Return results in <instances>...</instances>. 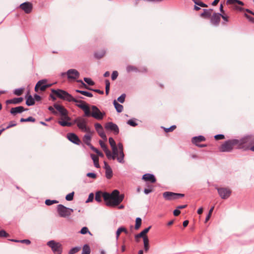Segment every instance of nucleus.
Wrapping results in <instances>:
<instances>
[{"label": "nucleus", "mask_w": 254, "mask_h": 254, "mask_svg": "<svg viewBox=\"0 0 254 254\" xmlns=\"http://www.w3.org/2000/svg\"><path fill=\"white\" fill-rule=\"evenodd\" d=\"M124 194H120L117 190H114L111 193L104 192L103 199L106 206L114 207L119 205L124 200Z\"/></svg>", "instance_id": "f257e3e1"}, {"label": "nucleus", "mask_w": 254, "mask_h": 254, "mask_svg": "<svg viewBox=\"0 0 254 254\" xmlns=\"http://www.w3.org/2000/svg\"><path fill=\"white\" fill-rule=\"evenodd\" d=\"M76 106L81 109L84 113V117H92L98 120H101L105 115V112H101L99 108L94 105L91 106L92 112H90V108L84 101L81 103V104H77Z\"/></svg>", "instance_id": "f03ea898"}, {"label": "nucleus", "mask_w": 254, "mask_h": 254, "mask_svg": "<svg viewBox=\"0 0 254 254\" xmlns=\"http://www.w3.org/2000/svg\"><path fill=\"white\" fill-rule=\"evenodd\" d=\"M242 138L228 139L219 146V150L222 152H230L234 149H242Z\"/></svg>", "instance_id": "7ed1b4c3"}, {"label": "nucleus", "mask_w": 254, "mask_h": 254, "mask_svg": "<svg viewBox=\"0 0 254 254\" xmlns=\"http://www.w3.org/2000/svg\"><path fill=\"white\" fill-rule=\"evenodd\" d=\"M54 106L55 108L58 110L60 113L61 115L63 116V119L65 121H59L58 123L62 127H71L72 123L69 122L71 118L68 116L67 110L62 105L57 104H54Z\"/></svg>", "instance_id": "20e7f679"}, {"label": "nucleus", "mask_w": 254, "mask_h": 254, "mask_svg": "<svg viewBox=\"0 0 254 254\" xmlns=\"http://www.w3.org/2000/svg\"><path fill=\"white\" fill-rule=\"evenodd\" d=\"M52 93L55 94L59 98L67 101L68 102H73L75 103H82L83 101L77 100L73 98L72 96L67 92L62 89H51Z\"/></svg>", "instance_id": "39448f33"}, {"label": "nucleus", "mask_w": 254, "mask_h": 254, "mask_svg": "<svg viewBox=\"0 0 254 254\" xmlns=\"http://www.w3.org/2000/svg\"><path fill=\"white\" fill-rule=\"evenodd\" d=\"M242 149L254 152V135H247L242 137Z\"/></svg>", "instance_id": "423d86ee"}, {"label": "nucleus", "mask_w": 254, "mask_h": 254, "mask_svg": "<svg viewBox=\"0 0 254 254\" xmlns=\"http://www.w3.org/2000/svg\"><path fill=\"white\" fill-rule=\"evenodd\" d=\"M47 245L51 249L54 254H62L63 247L60 243L56 242L54 240H51L47 242Z\"/></svg>", "instance_id": "0eeeda50"}, {"label": "nucleus", "mask_w": 254, "mask_h": 254, "mask_svg": "<svg viewBox=\"0 0 254 254\" xmlns=\"http://www.w3.org/2000/svg\"><path fill=\"white\" fill-rule=\"evenodd\" d=\"M57 212L61 217H66L69 216L73 212L72 208H68L63 204L57 205Z\"/></svg>", "instance_id": "6e6552de"}, {"label": "nucleus", "mask_w": 254, "mask_h": 254, "mask_svg": "<svg viewBox=\"0 0 254 254\" xmlns=\"http://www.w3.org/2000/svg\"><path fill=\"white\" fill-rule=\"evenodd\" d=\"M163 196L166 200H172L184 197L185 196V194L175 193L171 191H165L163 192Z\"/></svg>", "instance_id": "1a4fd4ad"}, {"label": "nucleus", "mask_w": 254, "mask_h": 254, "mask_svg": "<svg viewBox=\"0 0 254 254\" xmlns=\"http://www.w3.org/2000/svg\"><path fill=\"white\" fill-rule=\"evenodd\" d=\"M52 84H47V80L46 79L40 80L36 83L34 90L35 92H38L39 91H44L46 89L51 86Z\"/></svg>", "instance_id": "9d476101"}, {"label": "nucleus", "mask_w": 254, "mask_h": 254, "mask_svg": "<svg viewBox=\"0 0 254 254\" xmlns=\"http://www.w3.org/2000/svg\"><path fill=\"white\" fill-rule=\"evenodd\" d=\"M74 122L76 123L77 127L82 131L90 133V129L87 127L85 119L77 118L75 120Z\"/></svg>", "instance_id": "9b49d317"}, {"label": "nucleus", "mask_w": 254, "mask_h": 254, "mask_svg": "<svg viewBox=\"0 0 254 254\" xmlns=\"http://www.w3.org/2000/svg\"><path fill=\"white\" fill-rule=\"evenodd\" d=\"M218 193L222 199H226L229 198L231 193V190L227 188H216Z\"/></svg>", "instance_id": "f8f14e48"}, {"label": "nucleus", "mask_w": 254, "mask_h": 254, "mask_svg": "<svg viewBox=\"0 0 254 254\" xmlns=\"http://www.w3.org/2000/svg\"><path fill=\"white\" fill-rule=\"evenodd\" d=\"M206 140L205 137L203 135H198L194 136L191 138V142L195 146L199 147H206L207 145L204 144H200V142L205 141Z\"/></svg>", "instance_id": "ddd939ff"}, {"label": "nucleus", "mask_w": 254, "mask_h": 254, "mask_svg": "<svg viewBox=\"0 0 254 254\" xmlns=\"http://www.w3.org/2000/svg\"><path fill=\"white\" fill-rule=\"evenodd\" d=\"M65 74L67 75L68 79H76L79 76V73L77 70L74 69H70L68 70L66 73L63 72L61 73L62 76H65Z\"/></svg>", "instance_id": "4468645a"}, {"label": "nucleus", "mask_w": 254, "mask_h": 254, "mask_svg": "<svg viewBox=\"0 0 254 254\" xmlns=\"http://www.w3.org/2000/svg\"><path fill=\"white\" fill-rule=\"evenodd\" d=\"M19 8L22 9L26 14L30 13L33 9V4L30 2H24L19 6Z\"/></svg>", "instance_id": "2eb2a0df"}, {"label": "nucleus", "mask_w": 254, "mask_h": 254, "mask_svg": "<svg viewBox=\"0 0 254 254\" xmlns=\"http://www.w3.org/2000/svg\"><path fill=\"white\" fill-rule=\"evenodd\" d=\"M221 16H222V13L214 12L210 18L211 23L215 26L219 25L220 24Z\"/></svg>", "instance_id": "dca6fc26"}, {"label": "nucleus", "mask_w": 254, "mask_h": 254, "mask_svg": "<svg viewBox=\"0 0 254 254\" xmlns=\"http://www.w3.org/2000/svg\"><path fill=\"white\" fill-rule=\"evenodd\" d=\"M105 127L107 130L113 131L115 135H117L119 133V128L118 126L112 122H109L107 123Z\"/></svg>", "instance_id": "f3484780"}, {"label": "nucleus", "mask_w": 254, "mask_h": 254, "mask_svg": "<svg viewBox=\"0 0 254 254\" xmlns=\"http://www.w3.org/2000/svg\"><path fill=\"white\" fill-rule=\"evenodd\" d=\"M66 137L70 141L76 145H80L81 142L78 136L74 133H68Z\"/></svg>", "instance_id": "a211bd4d"}, {"label": "nucleus", "mask_w": 254, "mask_h": 254, "mask_svg": "<svg viewBox=\"0 0 254 254\" xmlns=\"http://www.w3.org/2000/svg\"><path fill=\"white\" fill-rule=\"evenodd\" d=\"M94 127L99 135L104 140H107V136L102 125L99 123H95Z\"/></svg>", "instance_id": "6ab92c4d"}, {"label": "nucleus", "mask_w": 254, "mask_h": 254, "mask_svg": "<svg viewBox=\"0 0 254 254\" xmlns=\"http://www.w3.org/2000/svg\"><path fill=\"white\" fill-rule=\"evenodd\" d=\"M142 179L145 182H149L151 183H154L156 182V179L154 175L146 173L143 175Z\"/></svg>", "instance_id": "aec40b11"}, {"label": "nucleus", "mask_w": 254, "mask_h": 254, "mask_svg": "<svg viewBox=\"0 0 254 254\" xmlns=\"http://www.w3.org/2000/svg\"><path fill=\"white\" fill-rule=\"evenodd\" d=\"M28 110V109H25L23 106H18L14 108H11L10 110V113L13 115H15L17 114L21 113Z\"/></svg>", "instance_id": "412c9836"}, {"label": "nucleus", "mask_w": 254, "mask_h": 254, "mask_svg": "<svg viewBox=\"0 0 254 254\" xmlns=\"http://www.w3.org/2000/svg\"><path fill=\"white\" fill-rule=\"evenodd\" d=\"M151 226H150L144 229L143 231H142L140 233L136 234L135 235V239L136 242H138L137 239L139 238H145V237H147L146 234L148 232L149 230L151 229Z\"/></svg>", "instance_id": "4be33fe9"}, {"label": "nucleus", "mask_w": 254, "mask_h": 254, "mask_svg": "<svg viewBox=\"0 0 254 254\" xmlns=\"http://www.w3.org/2000/svg\"><path fill=\"white\" fill-rule=\"evenodd\" d=\"M109 142L112 148L113 154H114L115 155H118V151L116 146V142L113 137H109Z\"/></svg>", "instance_id": "5701e85b"}, {"label": "nucleus", "mask_w": 254, "mask_h": 254, "mask_svg": "<svg viewBox=\"0 0 254 254\" xmlns=\"http://www.w3.org/2000/svg\"><path fill=\"white\" fill-rule=\"evenodd\" d=\"M23 100V98L21 97L18 98H14L13 99L7 100L5 102L7 105L8 104H17L20 103Z\"/></svg>", "instance_id": "b1692460"}, {"label": "nucleus", "mask_w": 254, "mask_h": 254, "mask_svg": "<svg viewBox=\"0 0 254 254\" xmlns=\"http://www.w3.org/2000/svg\"><path fill=\"white\" fill-rule=\"evenodd\" d=\"M29 91H28L26 96V97H27L26 104L28 106L34 105L35 103L34 99L32 97V96L31 95H29L28 96H27L28 94H29Z\"/></svg>", "instance_id": "393cba45"}, {"label": "nucleus", "mask_w": 254, "mask_h": 254, "mask_svg": "<svg viewBox=\"0 0 254 254\" xmlns=\"http://www.w3.org/2000/svg\"><path fill=\"white\" fill-rule=\"evenodd\" d=\"M122 232L125 233L126 234H128V231L125 227H122V226L119 227L117 229L116 233V239L117 241L118 240L120 235L121 233Z\"/></svg>", "instance_id": "a878e982"}, {"label": "nucleus", "mask_w": 254, "mask_h": 254, "mask_svg": "<svg viewBox=\"0 0 254 254\" xmlns=\"http://www.w3.org/2000/svg\"><path fill=\"white\" fill-rule=\"evenodd\" d=\"M91 140V133H88L84 135L83 137V142L88 146L91 145L90 143Z\"/></svg>", "instance_id": "bb28decb"}, {"label": "nucleus", "mask_w": 254, "mask_h": 254, "mask_svg": "<svg viewBox=\"0 0 254 254\" xmlns=\"http://www.w3.org/2000/svg\"><path fill=\"white\" fill-rule=\"evenodd\" d=\"M106 51L103 49L100 51H96L94 53V57L97 59H100L102 58L105 55Z\"/></svg>", "instance_id": "cd10ccee"}, {"label": "nucleus", "mask_w": 254, "mask_h": 254, "mask_svg": "<svg viewBox=\"0 0 254 254\" xmlns=\"http://www.w3.org/2000/svg\"><path fill=\"white\" fill-rule=\"evenodd\" d=\"M91 157L93 161L95 167L97 168H99L100 166L99 163V158L98 156L93 154H91Z\"/></svg>", "instance_id": "c85d7f7f"}, {"label": "nucleus", "mask_w": 254, "mask_h": 254, "mask_svg": "<svg viewBox=\"0 0 254 254\" xmlns=\"http://www.w3.org/2000/svg\"><path fill=\"white\" fill-rule=\"evenodd\" d=\"M203 12L200 14V16L204 19H210L212 15L211 13L206 10V9H203Z\"/></svg>", "instance_id": "c756f323"}, {"label": "nucleus", "mask_w": 254, "mask_h": 254, "mask_svg": "<svg viewBox=\"0 0 254 254\" xmlns=\"http://www.w3.org/2000/svg\"><path fill=\"white\" fill-rule=\"evenodd\" d=\"M113 104L117 112L121 113L123 111V106L118 103L116 100L114 101Z\"/></svg>", "instance_id": "7c9ffc66"}, {"label": "nucleus", "mask_w": 254, "mask_h": 254, "mask_svg": "<svg viewBox=\"0 0 254 254\" xmlns=\"http://www.w3.org/2000/svg\"><path fill=\"white\" fill-rule=\"evenodd\" d=\"M104 192H102L101 191H97L95 193V199L96 201L98 202H101L102 201V197L103 198Z\"/></svg>", "instance_id": "2f4dec72"}, {"label": "nucleus", "mask_w": 254, "mask_h": 254, "mask_svg": "<svg viewBox=\"0 0 254 254\" xmlns=\"http://www.w3.org/2000/svg\"><path fill=\"white\" fill-rule=\"evenodd\" d=\"M144 249L145 252H148L149 249V240L147 237L143 238Z\"/></svg>", "instance_id": "473e14b6"}, {"label": "nucleus", "mask_w": 254, "mask_h": 254, "mask_svg": "<svg viewBox=\"0 0 254 254\" xmlns=\"http://www.w3.org/2000/svg\"><path fill=\"white\" fill-rule=\"evenodd\" d=\"M75 92L76 93H79L81 94L82 95H83L86 96L88 97H93V94L89 92L86 91H83V90L76 89V90H75Z\"/></svg>", "instance_id": "72a5a7b5"}, {"label": "nucleus", "mask_w": 254, "mask_h": 254, "mask_svg": "<svg viewBox=\"0 0 254 254\" xmlns=\"http://www.w3.org/2000/svg\"><path fill=\"white\" fill-rule=\"evenodd\" d=\"M104 152H105L106 155L108 159H112L114 160L116 158V156L118 155H115L114 154L113 155L112 154L111 151L109 149H107V150H105V151H104Z\"/></svg>", "instance_id": "f704fd0d"}, {"label": "nucleus", "mask_w": 254, "mask_h": 254, "mask_svg": "<svg viewBox=\"0 0 254 254\" xmlns=\"http://www.w3.org/2000/svg\"><path fill=\"white\" fill-rule=\"evenodd\" d=\"M9 240L11 242L26 244V245H29L31 244V241L28 239H24V240H15V239H9Z\"/></svg>", "instance_id": "c9c22d12"}, {"label": "nucleus", "mask_w": 254, "mask_h": 254, "mask_svg": "<svg viewBox=\"0 0 254 254\" xmlns=\"http://www.w3.org/2000/svg\"><path fill=\"white\" fill-rule=\"evenodd\" d=\"M105 176L108 179H110L113 177V171L111 168H109L105 170Z\"/></svg>", "instance_id": "e433bc0d"}, {"label": "nucleus", "mask_w": 254, "mask_h": 254, "mask_svg": "<svg viewBox=\"0 0 254 254\" xmlns=\"http://www.w3.org/2000/svg\"><path fill=\"white\" fill-rule=\"evenodd\" d=\"M192 0L195 3V4H196L199 6H200L202 7H208V5L204 3V2H203L202 1H201L200 0Z\"/></svg>", "instance_id": "4c0bfd02"}, {"label": "nucleus", "mask_w": 254, "mask_h": 254, "mask_svg": "<svg viewBox=\"0 0 254 254\" xmlns=\"http://www.w3.org/2000/svg\"><path fill=\"white\" fill-rule=\"evenodd\" d=\"M119 155L120 156L118 157L117 159L118 161L121 163H124L125 162L124 161V157L125 154L124 153V151H119Z\"/></svg>", "instance_id": "58836bf2"}, {"label": "nucleus", "mask_w": 254, "mask_h": 254, "mask_svg": "<svg viewBox=\"0 0 254 254\" xmlns=\"http://www.w3.org/2000/svg\"><path fill=\"white\" fill-rule=\"evenodd\" d=\"M105 93L106 95H108L110 91V82L108 79L105 80Z\"/></svg>", "instance_id": "ea45409f"}, {"label": "nucleus", "mask_w": 254, "mask_h": 254, "mask_svg": "<svg viewBox=\"0 0 254 254\" xmlns=\"http://www.w3.org/2000/svg\"><path fill=\"white\" fill-rule=\"evenodd\" d=\"M142 220L140 218L137 217L135 219V225L134 228L136 230H138L141 225Z\"/></svg>", "instance_id": "a19ab883"}, {"label": "nucleus", "mask_w": 254, "mask_h": 254, "mask_svg": "<svg viewBox=\"0 0 254 254\" xmlns=\"http://www.w3.org/2000/svg\"><path fill=\"white\" fill-rule=\"evenodd\" d=\"M90 249L88 245H85L83 246L82 254H90Z\"/></svg>", "instance_id": "79ce46f5"}, {"label": "nucleus", "mask_w": 254, "mask_h": 254, "mask_svg": "<svg viewBox=\"0 0 254 254\" xmlns=\"http://www.w3.org/2000/svg\"><path fill=\"white\" fill-rule=\"evenodd\" d=\"M36 121L35 119L33 117L30 116L26 119L24 118H21L20 122L21 123L23 122H35Z\"/></svg>", "instance_id": "37998d69"}, {"label": "nucleus", "mask_w": 254, "mask_h": 254, "mask_svg": "<svg viewBox=\"0 0 254 254\" xmlns=\"http://www.w3.org/2000/svg\"><path fill=\"white\" fill-rule=\"evenodd\" d=\"M222 18L223 19V21L222 22V24L223 25H226L227 23L229 22V16L225 14H223L222 16H221Z\"/></svg>", "instance_id": "c03bdc74"}, {"label": "nucleus", "mask_w": 254, "mask_h": 254, "mask_svg": "<svg viewBox=\"0 0 254 254\" xmlns=\"http://www.w3.org/2000/svg\"><path fill=\"white\" fill-rule=\"evenodd\" d=\"M80 248L78 247H73L69 251L68 254H76L80 250Z\"/></svg>", "instance_id": "a18cd8bd"}, {"label": "nucleus", "mask_w": 254, "mask_h": 254, "mask_svg": "<svg viewBox=\"0 0 254 254\" xmlns=\"http://www.w3.org/2000/svg\"><path fill=\"white\" fill-rule=\"evenodd\" d=\"M127 70L128 72L131 71H137L138 70L137 68L133 65H129L127 67Z\"/></svg>", "instance_id": "49530a36"}, {"label": "nucleus", "mask_w": 254, "mask_h": 254, "mask_svg": "<svg viewBox=\"0 0 254 254\" xmlns=\"http://www.w3.org/2000/svg\"><path fill=\"white\" fill-rule=\"evenodd\" d=\"M58 203H59V201L57 200L46 199L45 201V204L48 206Z\"/></svg>", "instance_id": "de8ad7c7"}, {"label": "nucleus", "mask_w": 254, "mask_h": 254, "mask_svg": "<svg viewBox=\"0 0 254 254\" xmlns=\"http://www.w3.org/2000/svg\"><path fill=\"white\" fill-rule=\"evenodd\" d=\"M23 90L24 89L22 88H17L14 90L13 93L17 96H20L22 94Z\"/></svg>", "instance_id": "09e8293b"}, {"label": "nucleus", "mask_w": 254, "mask_h": 254, "mask_svg": "<svg viewBox=\"0 0 254 254\" xmlns=\"http://www.w3.org/2000/svg\"><path fill=\"white\" fill-rule=\"evenodd\" d=\"M74 191H72V192H70L67 194L65 196V199L67 201H71L73 199V196H74Z\"/></svg>", "instance_id": "8fccbe9b"}, {"label": "nucleus", "mask_w": 254, "mask_h": 254, "mask_svg": "<svg viewBox=\"0 0 254 254\" xmlns=\"http://www.w3.org/2000/svg\"><path fill=\"white\" fill-rule=\"evenodd\" d=\"M176 127H177L176 125H173L168 128L163 127V129L166 132H169L173 131L174 129L176 128Z\"/></svg>", "instance_id": "3c124183"}, {"label": "nucleus", "mask_w": 254, "mask_h": 254, "mask_svg": "<svg viewBox=\"0 0 254 254\" xmlns=\"http://www.w3.org/2000/svg\"><path fill=\"white\" fill-rule=\"evenodd\" d=\"M9 234L3 230H0V238H6L9 236Z\"/></svg>", "instance_id": "603ef678"}, {"label": "nucleus", "mask_w": 254, "mask_h": 254, "mask_svg": "<svg viewBox=\"0 0 254 254\" xmlns=\"http://www.w3.org/2000/svg\"><path fill=\"white\" fill-rule=\"evenodd\" d=\"M84 81L86 82L89 85H94L95 83L90 78L87 77H84L83 79Z\"/></svg>", "instance_id": "864d4df0"}, {"label": "nucleus", "mask_w": 254, "mask_h": 254, "mask_svg": "<svg viewBox=\"0 0 254 254\" xmlns=\"http://www.w3.org/2000/svg\"><path fill=\"white\" fill-rule=\"evenodd\" d=\"M99 144L101 146V147L103 149L104 151H105V150H107L108 149L107 146L106 144L101 140H100L99 141Z\"/></svg>", "instance_id": "5fc2aeb1"}, {"label": "nucleus", "mask_w": 254, "mask_h": 254, "mask_svg": "<svg viewBox=\"0 0 254 254\" xmlns=\"http://www.w3.org/2000/svg\"><path fill=\"white\" fill-rule=\"evenodd\" d=\"M80 233L81 234H83V235L86 234L88 233H89L90 234H91L90 232L89 231L88 228L86 227H83V228H82V229H81V230L80 231Z\"/></svg>", "instance_id": "6e6d98bb"}, {"label": "nucleus", "mask_w": 254, "mask_h": 254, "mask_svg": "<svg viewBox=\"0 0 254 254\" xmlns=\"http://www.w3.org/2000/svg\"><path fill=\"white\" fill-rule=\"evenodd\" d=\"M126 96V94H122L120 97H118V101L121 103H123L125 102Z\"/></svg>", "instance_id": "4d7b16f0"}, {"label": "nucleus", "mask_w": 254, "mask_h": 254, "mask_svg": "<svg viewBox=\"0 0 254 254\" xmlns=\"http://www.w3.org/2000/svg\"><path fill=\"white\" fill-rule=\"evenodd\" d=\"M238 9L240 10V11H243V10H245V11H246L247 12L249 13H250L253 15H254V12L252 11L251 10L249 9H248V8H244L243 7H238Z\"/></svg>", "instance_id": "13d9d810"}, {"label": "nucleus", "mask_w": 254, "mask_h": 254, "mask_svg": "<svg viewBox=\"0 0 254 254\" xmlns=\"http://www.w3.org/2000/svg\"><path fill=\"white\" fill-rule=\"evenodd\" d=\"M16 125H17V124H16V122L14 121H12L9 123L8 126L7 127H6L5 128H6V129H7L10 127H15Z\"/></svg>", "instance_id": "bf43d9fd"}, {"label": "nucleus", "mask_w": 254, "mask_h": 254, "mask_svg": "<svg viewBox=\"0 0 254 254\" xmlns=\"http://www.w3.org/2000/svg\"><path fill=\"white\" fill-rule=\"evenodd\" d=\"M127 123L130 126H132L133 127H136L137 125V124L134 120H133L132 119L129 120L127 121Z\"/></svg>", "instance_id": "052dcab7"}, {"label": "nucleus", "mask_w": 254, "mask_h": 254, "mask_svg": "<svg viewBox=\"0 0 254 254\" xmlns=\"http://www.w3.org/2000/svg\"><path fill=\"white\" fill-rule=\"evenodd\" d=\"M214 138L217 140H221V139H223L225 138V136L223 134H219L215 135L214 136Z\"/></svg>", "instance_id": "680f3d73"}, {"label": "nucleus", "mask_w": 254, "mask_h": 254, "mask_svg": "<svg viewBox=\"0 0 254 254\" xmlns=\"http://www.w3.org/2000/svg\"><path fill=\"white\" fill-rule=\"evenodd\" d=\"M118 76V72L117 71L115 70L114 71L111 75V78L113 80H115L117 79V77Z\"/></svg>", "instance_id": "e2e57ef3"}, {"label": "nucleus", "mask_w": 254, "mask_h": 254, "mask_svg": "<svg viewBox=\"0 0 254 254\" xmlns=\"http://www.w3.org/2000/svg\"><path fill=\"white\" fill-rule=\"evenodd\" d=\"M94 199V194L93 193H90L88 196V198L86 201V203L92 202Z\"/></svg>", "instance_id": "0e129e2a"}, {"label": "nucleus", "mask_w": 254, "mask_h": 254, "mask_svg": "<svg viewBox=\"0 0 254 254\" xmlns=\"http://www.w3.org/2000/svg\"><path fill=\"white\" fill-rule=\"evenodd\" d=\"M244 16L246 17L250 22L254 23V18L251 16L247 13L244 14Z\"/></svg>", "instance_id": "69168bd1"}, {"label": "nucleus", "mask_w": 254, "mask_h": 254, "mask_svg": "<svg viewBox=\"0 0 254 254\" xmlns=\"http://www.w3.org/2000/svg\"><path fill=\"white\" fill-rule=\"evenodd\" d=\"M126 239H124L123 241V245L121 247V252L124 253L126 251Z\"/></svg>", "instance_id": "338daca9"}, {"label": "nucleus", "mask_w": 254, "mask_h": 254, "mask_svg": "<svg viewBox=\"0 0 254 254\" xmlns=\"http://www.w3.org/2000/svg\"><path fill=\"white\" fill-rule=\"evenodd\" d=\"M79 87L80 88H84L86 89H88V90H91V88L89 87L85 83H84L83 82H82V83L81 84V85H80Z\"/></svg>", "instance_id": "774afa93"}]
</instances>
